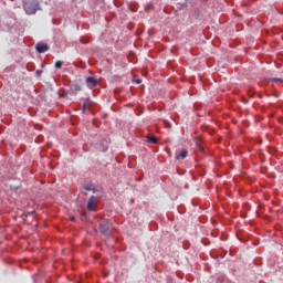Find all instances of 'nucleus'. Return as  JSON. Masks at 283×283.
<instances>
[{"label": "nucleus", "mask_w": 283, "mask_h": 283, "mask_svg": "<svg viewBox=\"0 0 283 283\" xmlns=\"http://www.w3.org/2000/svg\"><path fill=\"white\" fill-rule=\"evenodd\" d=\"M99 232H102V234L106 238L112 235L113 229L108 221H103L99 223Z\"/></svg>", "instance_id": "1"}, {"label": "nucleus", "mask_w": 283, "mask_h": 283, "mask_svg": "<svg viewBox=\"0 0 283 283\" xmlns=\"http://www.w3.org/2000/svg\"><path fill=\"white\" fill-rule=\"evenodd\" d=\"M38 10H41V8H39L38 2H25L24 3V11L27 14H35V12Z\"/></svg>", "instance_id": "2"}, {"label": "nucleus", "mask_w": 283, "mask_h": 283, "mask_svg": "<svg viewBox=\"0 0 283 283\" xmlns=\"http://www.w3.org/2000/svg\"><path fill=\"white\" fill-rule=\"evenodd\" d=\"M35 49L39 54H44L50 50L49 45L45 43H38Z\"/></svg>", "instance_id": "3"}, {"label": "nucleus", "mask_w": 283, "mask_h": 283, "mask_svg": "<svg viewBox=\"0 0 283 283\" xmlns=\"http://www.w3.org/2000/svg\"><path fill=\"white\" fill-rule=\"evenodd\" d=\"M97 201H98L97 197H91L90 201H87V206H86L87 210L94 211Z\"/></svg>", "instance_id": "4"}, {"label": "nucleus", "mask_w": 283, "mask_h": 283, "mask_svg": "<svg viewBox=\"0 0 283 283\" xmlns=\"http://www.w3.org/2000/svg\"><path fill=\"white\" fill-rule=\"evenodd\" d=\"M86 85L90 88H94L97 86V80L93 76H88V77H86Z\"/></svg>", "instance_id": "5"}, {"label": "nucleus", "mask_w": 283, "mask_h": 283, "mask_svg": "<svg viewBox=\"0 0 283 283\" xmlns=\"http://www.w3.org/2000/svg\"><path fill=\"white\" fill-rule=\"evenodd\" d=\"M187 150L182 149L179 155H177V159H185L187 157Z\"/></svg>", "instance_id": "6"}, {"label": "nucleus", "mask_w": 283, "mask_h": 283, "mask_svg": "<svg viewBox=\"0 0 283 283\" xmlns=\"http://www.w3.org/2000/svg\"><path fill=\"white\" fill-rule=\"evenodd\" d=\"M147 143L155 145V144H157V138L156 137H147Z\"/></svg>", "instance_id": "7"}, {"label": "nucleus", "mask_w": 283, "mask_h": 283, "mask_svg": "<svg viewBox=\"0 0 283 283\" xmlns=\"http://www.w3.org/2000/svg\"><path fill=\"white\" fill-rule=\"evenodd\" d=\"M85 190H87V191H93V193H95V187L92 186V185L85 186Z\"/></svg>", "instance_id": "8"}, {"label": "nucleus", "mask_w": 283, "mask_h": 283, "mask_svg": "<svg viewBox=\"0 0 283 283\" xmlns=\"http://www.w3.org/2000/svg\"><path fill=\"white\" fill-rule=\"evenodd\" d=\"M90 108V103L85 102L83 105H82V111L85 112Z\"/></svg>", "instance_id": "9"}, {"label": "nucleus", "mask_w": 283, "mask_h": 283, "mask_svg": "<svg viewBox=\"0 0 283 283\" xmlns=\"http://www.w3.org/2000/svg\"><path fill=\"white\" fill-rule=\"evenodd\" d=\"M62 65H63L62 61L55 62V69H62Z\"/></svg>", "instance_id": "10"}, {"label": "nucleus", "mask_w": 283, "mask_h": 283, "mask_svg": "<svg viewBox=\"0 0 283 283\" xmlns=\"http://www.w3.org/2000/svg\"><path fill=\"white\" fill-rule=\"evenodd\" d=\"M272 82L283 83V80H281V78H273Z\"/></svg>", "instance_id": "11"}, {"label": "nucleus", "mask_w": 283, "mask_h": 283, "mask_svg": "<svg viewBox=\"0 0 283 283\" xmlns=\"http://www.w3.org/2000/svg\"><path fill=\"white\" fill-rule=\"evenodd\" d=\"M36 74H38L39 76H41L42 71H41V70H38V71H36Z\"/></svg>", "instance_id": "12"}, {"label": "nucleus", "mask_w": 283, "mask_h": 283, "mask_svg": "<svg viewBox=\"0 0 283 283\" xmlns=\"http://www.w3.org/2000/svg\"><path fill=\"white\" fill-rule=\"evenodd\" d=\"M135 83H137V84H142V80H135Z\"/></svg>", "instance_id": "13"}, {"label": "nucleus", "mask_w": 283, "mask_h": 283, "mask_svg": "<svg viewBox=\"0 0 283 283\" xmlns=\"http://www.w3.org/2000/svg\"><path fill=\"white\" fill-rule=\"evenodd\" d=\"M70 220L74 221V220H75V218H74V217H70Z\"/></svg>", "instance_id": "14"}]
</instances>
